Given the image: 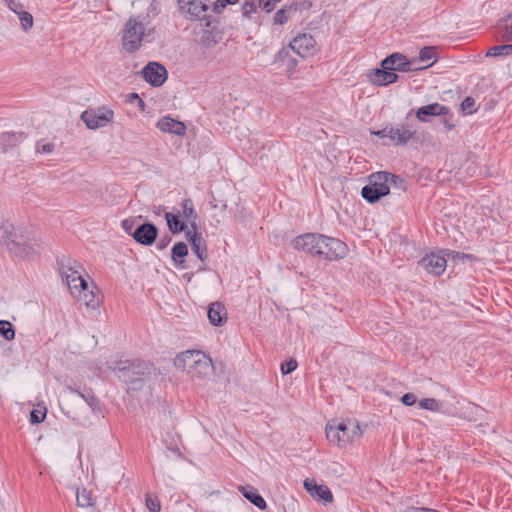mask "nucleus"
Wrapping results in <instances>:
<instances>
[{
  "mask_svg": "<svg viewBox=\"0 0 512 512\" xmlns=\"http://www.w3.org/2000/svg\"><path fill=\"white\" fill-rule=\"evenodd\" d=\"M469 255L461 254L451 250H441L426 254L419 265L429 274L440 276L444 273L449 261H455L460 258H468Z\"/></svg>",
  "mask_w": 512,
  "mask_h": 512,
  "instance_id": "nucleus-4",
  "label": "nucleus"
},
{
  "mask_svg": "<svg viewBox=\"0 0 512 512\" xmlns=\"http://www.w3.org/2000/svg\"><path fill=\"white\" fill-rule=\"evenodd\" d=\"M188 249L185 243L179 242L175 244L172 248V259L176 263H183L184 257L187 255Z\"/></svg>",
  "mask_w": 512,
  "mask_h": 512,
  "instance_id": "nucleus-37",
  "label": "nucleus"
},
{
  "mask_svg": "<svg viewBox=\"0 0 512 512\" xmlns=\"http://www.w3.org/2000/svg\"><path fill=\"white\" fill-rule=\"evenodd\" d=\"M325 432L328 441L339 448L352 445L363 435L359 422L352 419L328 423Z\"/></svg>",
  "mask_w": 512,
  "mask_h": 512,
  "instance_id": "nucleus-1",
  "label": "nucleus"
},
{
  "mask_svg": "<svg viewBox=\"0 0 512 512\" xmlns=\"http://www.w3.org/2000/svg\"><path fill=\"white\" fill-rule=\"evenodd\" d=\"M347 253L348 247L344 242L321 234L317 256L333 261L344 258Z\"/></svg>",
  "mask_w": 512,
  "mask_h": 512,
  "instance_id": "nucleus-7",
  "label": "nucleus"
},
{
  "mask_svg": "<svg viewBox=\"0 0 512 512\" xmlns=\"http://www.w3.org/2000/svg\"><path fill=\"white\" fill-rule=\"evenodd\" d=\"M449 109L439 103H432L429 105H425L420 107L417 112V118L422 122L430 121L431 117L446 115L448 114Z\"/></svg>",
  "mask_w": 512,
  "mask_h": 512,
  "instance_id": "nucleus-23",
  "label": "nucleus"
},
{
  "mask_svg": "<svg viewBox=\"0 0 512 512\" xmlns=\"http://www.w3.org/2000/svg\"><path fill=\"white\" fill-rule=\"evenodd\" d=\"M418 405L421 409L429 410L432 412H440L442 409V404L435 398H423L418 401Z\"/></svg>",
  "mask_w": 512,
  "mask_h": 512,
  "instance_id": "nucleus-36",
  "label": "nucleus"
},
{
  "mask_svg": "<svg viewBox=\"0 0 512 512\" xmlns=\"http://www.w3.org/2000/svg\"><path fill=\"white\" fill-rule=\"evenodd\" d=\"M144 32V25L139 18H130L123 30L122 44L124 49L129 53L137 51L141 46Z\"/></svg>",
  "mask_w": 512,
  "mask_h": 512,
  "instance_id": "nucleus-6",
  "label": "nucleus"
},
{
  "mask_svg": "<svg viewBox=\"0 0 512 512\" xmlns=\"http://www.w3.org/2000/svg\"><path fill=\"white\" fill-rule=\"evenodd\" d=\"M296 368H297V361L294 359H290L281 364V371L285 375L293 372Z\"/></svg>",
  "mask_w": 512,
  "mask_h": 512,
  "instance_id": "nucleus-47",
  "label": "nucleus"
},
{
  "mask_svg": "<svg viewBox=\"0 0 512 512\" xmlns=\"http://www.w3.org/2000/svg\"><path fill=\"white\" fill-rule=\"evenodd\" d=\"M143 78L150 85L159 87L164 84L167 79L166 68L157 62H149L141 71Z\"/></svg>",
  "mask_w": 512,
  "mask_h": 512,
  "instance_id": "nucleus-15",
  "label": "nucleus"
},
{
  "mask_svg": "<svg viewBox=\"0 0 512 512\" xmlns=\"http://www.w3.org/2000/svg\"><path fill=\"white\" fill-rule=\"evenodd\" d=\"M403 180L386 171L372 173L368 177V184L361 190L362 197L368 203H376L390 192L391 185L401 188Z\"/></svg>",
  "mask_w": 512,
  "mask_h": 512,
  "instance_id": "nucleus-2",
  "label": "nucleus"
},
{
  "mask_svg": "<svg viewBox=\"0 0 512 512\" xmlns=\"http://www.w3.org/2000/svg\"><path fill=\"white\" fill-rule=\"evenodd\" d=\"M461 109L467 114H472L475 111L474 98L466 97L461 103Z\"/></svg>",
  "mask_w": 512,
  "mask_h": 512,
  "instance_id": "nucleus-45",
  "label": "nucleus"
},
{
  "mask_svg": "<svg viewBox=\"0 0 512 512\" xmlns=\"http://www.w3.org/2000/svg\"><path fill=\"white\" fill-rule=\"evenodd\" d=\"M127 102H129L130 104H133L134 102L137 104L138 108L140 111H144L145 110V103L144 101L140 98V96L137 94V93H130L127 95Z\"/></svg>",
  "mask_w": 512,
  "mask_h": 512,
  "instance_id": "nucleus-46",
  "label": "nucleus"
},
{
  "mask_svg": "<svg viewBox=\"0 0 512 512\" xmlns=\"http://www.w3.org/2000/svg\"><path fill=\"white\" fill-rule=\"evenodd\" d=\"M46 417V412H41L39 410H32L30 415V422L32 424H38L44 421Z\"/></svg>",
  "mask_w": 512,
  "mask_h": 512,
  "instance_id": "nucleus-49",
  "label": "nucleus"
},
{
  "mask_svg": "<svg viewBox=\"0 0 512 512\" xmlns=\"http://www.w3.org/2000/svg\"><path fill=\"white\" fill-rule=\"evenodd\" d=\"M132 236L140 244L151 245L157 237V228L150 223H145L137 227Z\"/></svg>",
  "mask_w": 512,
  "mask_h": 512,
  "instance_id": "nucleus-19",
  "label": "nucleus"
},
{
  "mask_svg": "<svg viewBox=\"0 0 512 512\" xmlns=\"http://www.w3.org/2000/svg\"><path fill=\"white\" fill-rule=\"evenodd\" d=\"M374 134L380 138H387L388 142H385V144H405L412 136L411 132L407 129H399L393 127H386L382 130L374 132Z\"/></svg>",
  "mask_w": 512,
  "mask_h": 512,
  "instance_id": "nucleus-17",
  "label": "nucleus"
},
{
  "mask_svg": "<svg viewBox=\"0 0 512 512\" xmlns=\"http://www.w3.org/2000/svg\"><path fill=\"white\" fill-rule=\"evenodd\" d=\"M181 13L190 20L205 21V26L210 27L208 0H178Z\"/></svg>",
  "mask_w": 512,
  "mask_h": 512,
  "instance_id": "nucleus-8",
  "label": "nucleus"
},
{
  "mask_svg": "<svg viewBox=\"0 0 512 512\" xmlns=\"http://www.w3.org/2000/svg\"><path fill=\"white\" fill-rule=\"evenodd\" d=\"M174 365L177 369L197 378L207 376L213 368L211 359L197 350H188L178 354L174 359Z\"/></svg>",
  "mask_w": 512,
  "mask_h": 512,
  "instance_id": "nucleus-3",
  "label": "nucleus"
},
{
  "mask_svg": "<svg viewBox=\"0 0 512 512\" xmlns=\"http://www.w3.org/2000/svg\"><path fill=\"white\" fill-rule=\"evenodd\" d=\"M435 59H436L435 48L434 47H423L419 52L418 58H414L412 61H416V65L418 63H426V62L432 61L431 63H429L425 66H420L421 69H424V68L430 67L435 62Z\"/></svg>",
  "mask_w": 512,
  "mask_h": 512,
  "instance_id": "nucleus-29",
  "label": "nucleus"
},
{
  "mask_svg": "<svg viewBox=\"0 0 512 512\" xmlns=\"http://www.w3.org/2000/svg\"><path fill=\"white\" fill-rule=\"evenodd\" d=\"M209 322L214 326H221L226 322L227 313L224 305L220 302L211 303L208 309Z\"/></svg>",
  "mask_w": 512,
  "mask_h": 512,
  "instance_id": "nucleus-25",
  "label": "nucleus"
},
{
  "mask_svg": "<svg viewBox=\"0 0 512 512\" xmlns=\"http://www.w3.org/2000/svg\"><path fill=\"white\" fill-rule=\"evenodd\" d=\"M114 112L106 107H101L98 110H86L81 114V119L87 128L95 130L107 126L112 122Z\"/></svg>",
  "mask_w": 512,
  "mask_h": 512,
  "instance_id": "nucleus-12",
  "label": "nucleus"
},
{
  "mask_svg": "<svg viewBox=\"0 0 512 512\" xmlns=\"http://www.w3.org/2000/svg\"><path fill=\"white\" fill-rule=\"evenodd\" d=\"M20 232L16 231L15 227L2 219H0V245L6 246L10 250V246L14 244Z\"/></svg>",
  "mask_w": 512,
  "mask_h": 512,
  "instance_id": "nucleus-24",
  "label": "nucleus"
},
{
  "mask_svg": "<svg viewBox=\"0 0 512 512\" xmlns=\"http://www.w3.org/2000/svg\"><path fill=\"white\" fill-rule=\"evenodd\" d=\"M401 402L406 406H412L417 402V397L413 393H406L402 396Z\"/></svg>",
  "mask_w": 512,
  "mask_h": 512,
  "instance_id": "nucleus-50",
  "label": "nucleus"
},
{
  "mask_svg": "<svg viewBox=\"0 0 512 512\" xmlns=\"http://www.w3.org/2000/svg\"><path fill=\"white\" fill-rule=\"evenodd\" d=\"M186 238L191 244L192 250L197 255V257L201 261H204L207 258V248L201 233H198L197 229L188 230L186 231Z\"/></svg>",
  "mask_w": 512,
  "mask_h": 512,
  "instance_id": "nucleus-22",
  "label": "nucleus"
},
{
  "mask_svg": "<svg viewBox=\"0 0 512 512\" xmlns=\"http://www.w3.org/2000/svg\"><path fill=\"white\" fill-rule=\"evenodd\" d=\"M381 67L389 69L391 72H411L421 69V67L416 66V61L408 60L406 56L400 53H393L386 57L382 60Z\"/></svg>",
  "mask_w": 512,
  "mask_h": 512,
  "instance_id": "nucleus-13",
  "label": "nucleus"
},
{
  "mask_svg": "<svg viewBox=\"0 0 512 512\" xmlns=\"http://www.w3.org/2000/svg\"><path fill=\"white\" fill-rule=\"evenodd\" d=\"M411 512H438L434 509H428V508H415Z\"/></svg>",
  "mask_w": 512,
  "mask_h": 512,
  "instance_id": "nucleus-53",
  "label": "nucleus"
},
{
  "mask_svg": "<svg viewBox=\"0 0 512 512\" xmlns=\"http://www.w3.org/2000/svg\"><path fill=\"white\" fill-rule=\"evenodd\" d=\"M467 170L470 171V170H473V172L471 173V176L475 173V167H467Z\"/></svg>",
  "mask_w": 512,
  "mask_h": 512,
  "instance_id": "nucleus-54",
  "label": "nucleus"
},
{
  "mask_svg": "<svg viewBox=\"0 0 512 512\" xmlns=\"http://www.w3.org/2000/svg\"><path fill=\"white\" fill-rule=\"evenodd\" d=\"M6 5L8 6V8L13 11L14 13H16L17 15L19 13H21L23 10V5L18 2L17 0H3Z\"/></svg>",
  "mask_w": 512,
  "mask_h": 512,
  "instance_id": "nucleus-48",
  "label": "nucleus"
},
{
  "mask_svg": "<svg viewBox=\"0 0 512 512\" xmlns=\"http://www.w3.org/2000/svg\"><path fill=\"white\" fill-rule=\"evenodd\" d=\"M321 234L308 233L293 239L292 245L297 250H302L317 255Z\"/></svg>",
  "mask_w": 512,
  "mask_h": 512,
  "instance_id": "nucleus-16",
  "label": "nucleus"
},
{
  "mask_svg": "<svg viewBox=\"0 0 512 512\" xmlns=\"http://www.w3.org/2000/svg\"><path fill=\"white\" fill-rule=\"evenodd\" d=\"M501 39L505 42H512V15H509L503 24L498 26Z\"/></svg>",
  "mask_w": 512,
  "mask_h": 512,
  "instance_id": "nucleus-32",
  "label": "nucleus"
},
{
  "mask_svg": "<svg viewBox=\"0 0 512 512\" xmlns=\"http://www.w3.org/2000/svg\"><path fill=\"white\" fill-rule=\"evenodd\" d=\"M66 389L69 391L70 396L64 400L62 411L67 417L80 423L86 419L85 413L89 402L82 393L71 386H67Z\"/></svg>",
  "mask_w": 512,
  "mask_h": 512,
  "instance_id": "nucleus-5",
  "label": "nucleus"
},
{
  "mask_svg": "<svg viewBox=\"0 0 512 512\" xmlns=\"http://www.w3.org/2000/svg\"><path fill=\"white\" fill-rule=\"evenodd\" d=\"M304 488L313 497L318 500L330 503L333 501L331 490L325 485H318L313 480L306 479L304 481Z\"/></svg>",
  "mask_w": 512,
  "mask_h": 512,
  "instance_id": "nucleus-21",
  "label": "nucleus"
},
{
  "mask_svg": "<svg viewBox=\"0 0 512 512\" xmlns=\"http://www.w3.org/2000/svg\"><path fill=\"white\" fill-rule=\"evenodd\" d=\"M280 1L281 0H256V5H258L259 10H264L269 13Z\"/></svg>",
  "mask_w": 512,
  "mask_h": 512,
  "instance_id": "nucleus-43",
  "label": "nucleus"
},
{
  "mask_svg": "<svg viewBox=\"0 0 512 512\" xmlns=\"http://www.w3.org/2000/svg\"><path fill=\"white\" fill-rule=\"evenodd\" d=\"M24 132H3L0 135V148L7 150L16 146L18 143L23 142L26 139Z\"/></svg>",
  "mask_w": 512,
  "mask_h": 512,
  "instance_id": "nucleus-27",
  "label": "nucleus"
},
{
  "mask_svg": "<svg viewBox=\"0 0 512 512\" xmlns=\"http://www.w3.org/2000/svg\"><path fill=\"white\" fill-rule=\"evenodd\" d=\"M43 248V242L36 238H27L21 233L10 246V251L22 259H29Z\"/></svg>",
  "mask_w": 512,
  "mask_h": 512,
  "instance_id": "nucleus-10",
  "label": "nucleus"
},
{
  "mask_svg": "<svg viewBox=\"0 0 512 512\" xmlns=\"http://www.w3.org/2000/svg\"><path fill=\"white\" fill-rule=\"evenodd\" d=\"M512 54V44L493 46L486 52L487 57L508 56Z\"/></svg>",
  "mask_w": 512,
  "mask_h": 512,
  "instance_id": "nucleus-34",
  "label": "nucleus"
},
{
  "mask_svg": "<svg viewBox=\"0 0 512 512\" xmlns=\"http://www.w3.org/2000/svg\"><path fill=\"white\" fill-rule=\"evenodd\" d=\"M289 46L301 57L313 56L317 52L314 37L307 33H302L294 37Z\"/></svg>",
  "mask_w": 512,
  "mask_h": 512,
  "instance_id": "nucleus-14",
  "label": "nucleus"
},
{
  "mask_svg": "<svg viewBox=\"0 0 512 512\" xmlns=\"http://www.w3.org/2000/svg\"><path fill=\"white\" fill-rule=\"evenodd\" d=\"M71 294L76 297L79 302L83 303L87 307L95 309L99 305V300L93 290L89 289L87 281H85L84 285H81L79 288L72 290Z\"/></svg>",
  "mask_w": 512,
  "mask_h": 512,
  "instance_id": "nucleus-20",
  "label": "nucleus"
},
{
  "mask_svg": "<svg viewBox=\"0 0 512 512\" xmlns=\"http://www.w3.org/2000/svg\"><path fill=\"white\" fill-rule=\"evenodd\" d=\"M0 334L8 341L15 338V330L9 321L0 320Z\"/></svg>",
  "mask_w": 512,
  "mask_h": 512,
  "instance_id": "nucleus-39",
  "label": "nucleus"
},
{
  "mask_svg": "<svg viewBox=\"0 0 512 512\" xmlns=\"http://www.w3.org/2000/svg\"><path fill=\"white\" fill-rule=\"evenodd\" d=\"M483 427H484V426H483V424H479V425L477 426V428H479V429H480V431H481L482 433H484V432H485V431L482 429Z\"/></svg>",
  "mask_w": 512,
  "mask_h": 512,
  "instance_id": "nucleus-56",
  "label": "nucleus"
},
{
  "mask_svg": "<svg viewBox=\"0 0 512 512\" xmlns=\"http://www.w3.org/2000/svg\"><path fill=\"white\" fill-rule=\"evenodd\" d=\"M297 9L293 6L284 7L279 9L273 16V22L276 25H283L289 20L291 13Z\"/></svg>",
  "mask_w": 512,
  "mask_h": 512,
  "instance_id": "nucleus-33",
  "label": "nucleus"
},
{
  "mask_svg": "<svg viewBox=\"0 0 512 512\" xmlns=\"http://www.w3.org/2000/svg\"><path fill=\"white\" fill-rule=\"evenodd\" d=\"M240 491L242 492L243 496L252 504H254L257 508H259L260 510L266 509V501L253 488L240 487Z\"/></svg>",
  "mask_w": 512,
  "mask_h": 512,
  "instance_id": "nucleus-28",
  "label": "nucleus"
},
{
  "mask_svg": "<svg viewBox=\"0 0 512 512\" xmlns=\"http://www.w3.org/2000/svg\"><path fill=\"white\" fill-rule=\"evenodd\" d=\"M157 127L162 132L173 133L176 135H183L186 130V127L182 122L174 120L170 117L161 118L157 123Z\"/></svg>",
  "mask_w": 512,
  "mask_h": 512,
  "instance_id": "nucleus-26",
  "label": "nucleus"
},
{
  "mask_svg": "<svg viewBox=\"0 0 512 512\" xmlns=\"http://www.w3.org/2000/svg\"><path fill=\"white\" fill-rule=\"evenodd\" d=\"M369 81L377 86H386L394 83L398 79V75L395 72H391L389 69L377 68L373 69L368 74Z\"/></svg>",
  "mask_w": 512,
  "mask_h": 512,
  "instance_id": "nucleus-18",
  "label": "nucleus"
},
{
  "mask_svg": "<svg viewBox=\"0 0 512 512\" xmlns=\"http://www.w3.org/2000/svg\"><path fill=\"white\" fill-rule=\"evenodd\" d=\"M241 10L243 17L251 18L253 14L259 11V7L256 5V0H244Z\"/></svg>",
  "mask_w": 512,
  "mask_h": 512,
  "instance_id": "nucleus-38",
  "label": "nucleus"
},
{
  "mask_svg": "<svg viewBox=\"0 0 512 512\" xmlns=\"http://www.w3.org/2000/svg\"><path fill=\"white\" fill-rule=\"evenodd\" d=\"M258 157L260 160H263V158L268 157V155L263 153V154L259 155Z\"/></svg>",
  "mask_w": 512,
  "mask_h": 512,
  "instance_id": "nucleus-55",
  "label": "nucleus"
},
{
  "mask_svg": "<svg viewBox=\"0 0 512 512\" xmlns=\"http://www.w3.org/2000/svg\"><path fill=\"white\" fill-rule=\"evenodd\" d=\"M182 208H183V217L187 221H191V229L190 230H196L197 229V226H196L197 215L195 213L192 201L190 199H185L182 202Z\"/></svg>",
  "mask_w": 512,
  "mask_h": 512,
  "instance_id": "nucleus-30",
  "label": "nucleus"
},
{
  "mask_svg": "<svg viewBox=\"0 0 512 512\" xmlns=\"http://www.w3.org/2000/svg\"><path fill=\"white\" fill-rule=\"evenodd\" d=\"M117 376L126 382H134L140 380L142 376L150 371V366L142 361L119 363L114 368Z\"/></svg>",
  "mask_w": 512,
  "mask_h": 512,
  "instance_id": "nucleus-11",
  "label": "nucleus"
},
{
  "mask_svg": "<svg viewBox=\"0 0 512 512\" xmlns=\"http://www.w3.org/2000/svg\"><path fill=\"white\" fill-rule=\"evenodd\" d=\"M330 470L333 474H335L337 476L343 475V473L345 471L343 465H341L340 463H337V462L332 463Z\"/></svg>",
  "mask_w": 512,
  "mask_h": 512,
  "instance_id": "nucleus-51",
  "label": "nucleus"
},
{
  "mask_svg": "<svg viewBox=\"0 0 512 512\" xmlns=\"http://www.w3.org/2000/svg\"><path fill=\"white\" fill-rule=\"evenodd\" d=\"M59 265L62 279L66 282L70 292L85 284L86 280L82 275L84 269L78 262L63 258L59 262Z\"/></svg>",
  "mask_w": 512,
  "mask_h": 512,
  "instance_id": "nucleus-9",
  "label": "nucleus"
},
{
  "mask_svg": "<svg viewBox=\"0 0 512 512\" xmlns=\"http://www.w3.org/2000/svg\"><path fill=\"white\" fill-rule=\"evenodd\" d=\"M18 16H19L21 27L24 31H28L29 29L32 28L33 16L29 12L22 11L21 13L18 14Z\"/></svg>",
  "mask_w": 512,
  "mask_h": 512,
  "instance_id": "nucleus-40",
  "label": "nucleus"
},
{
  "mask_svg": "<svg viewBox=\"0 0 512 512\" xmlns=\"http://www.w3.org/2000/svg\"><path fill=\"white\" fill-rule=\"evenodd\" d=\"M122 228L129 234L132 235L133 232H131V229H132V222L129 221V220H123L122 223Z\"/></svg>",
  "mask_w": 512,
  "mask_h": 512,
  "instance_id": "nucleus-52",
  "label": "nucleus"
},
{
  "mask_svg": "<svg viewBox=\"0 0 512 512\" xmlns=\"http://www.w3.org/2000/svg\"><path fill=\"white\" fill-rule=\"evenodd\" d=\"M167 225L172 233H179L186 229V225L180 221L179 216L173 213L167 212L165 214Z\"/></svg>",
  "mask_w": 512,
  "mask_h": 512,
  "instance_id": "nucleus-31",
  "label": "nucleus"
},
{
  "mask_svg": "<svg viewBox=\"0 0 512 512\" xmlns=\"http://www.w3.org/2000/svg\"><path fill=\"white\" fill-rule=\"evenodd\" d=\"M238 2L239 0H217L213 4L212 11L219 14L226 8V6L234 5Z\"/></svg>",
  "mask_w": 512,
  "mask_h": 512,
  "instance_id": "nucleus-44",
  "label": "nucleus"
},
{
  "mask_svg": "<svg viewBox=\"0 0 512 512\" xmlns=\"http://www.w3.org/2000/svg\"><path fill=\"white\" fill-rule=\"evenodd\" d=\"M146 506L150 512H160L161 504L157 497L150 494L146 495Z\"/></svg>",
  "mask_w": 512,
  "mask_h": 512,
  "instance_id": "nucleus-42",
  "label": "nucleus"
},
{
  "mask_svg": "<svg viewBox=\"0 0 512 512\" xmlns=\"http://www.w3.org/2000/svg\"><path fill=\"white\" fill-rule=\"evenodd\" d=\"M76 502L79 507L86 508L93 505L92 495L85 488L78 489L76 493Z\"/></svg>",
  "mask_w": 512,
  "mask_h": 512,
  "instance_id": "nucleus-35",
  "label": "nucleus"
},
{
  "mask_svg": "<svg viewBox=\"0 0 512 512\" xmlns=\"http://www.w3.org/2000/svg\"><path fill=\"white\" fill-rule=\"evenodd\" d=\"M54 148V144L43 141H38L35 146L36 153L40 155H49L53 152Z\"/></svg>",
  "mask_w": 512,
  "mask_h": 512,
  "instance_id": "nucleus-41",
  "label": "nucleus"
}]
</instances>
